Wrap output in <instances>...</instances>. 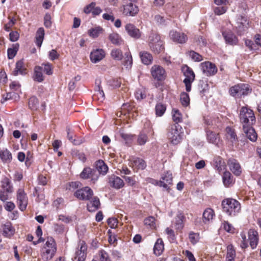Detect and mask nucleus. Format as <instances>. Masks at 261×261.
<instances>
[{"label":"nucleus","instance_id":"6ab92c4d","mask_svg":"<svg viewBox=\"0 0 261 261\" xmlns=\"http://www.w3.org/2000/svg\"><path fill=\"white\" fill-rule=\"evenodd\" d=\"M248 240L250 245L252 249H255L258 242V234L256 230L250 229L248 231Z\"/></svg>","mask_w":261,"mask_h":261},{"label":"nucleus","instance_id":"09e8293b","mask_svg":"<svg viewBox=\"0 0 261 261\" xmlns=\"http://www.w3.org/2000/svg\"><path fill=\"white\" fill-rule=\"evenodd\" d=\"M148 141V137L146 134L144 133H141L137 137V144L139 145H144Z\"/></svg>","mask_w":261,"mask_h":261},{"label":"nucleus","instance_id":"c85d7f7f","mask_svg":"<svg viewBox=\"0 0 261 261\" xmlns=\"http://www.w3.org/2000/svg\"><path fill=\"white\" fill-rule=\"evenodd\" d=\"M100 201L98 197H94L87 204V208L89 212L96 211L100 206Z\"/></svg>","mask_w":261,"mask_h":261},{"label":"nucleus","instance_id":"e433bc0d","mask_svg":"<svg viewBox=\"0 0 261 261\" xmlns=\"http://www.w3.org/2000/svg\"><path fill=\"white\" fill-rule=\"evenodd\" d=\"M3 234L6 237H11L14 232V229L13 228L11 223H6L3 227Z\"/></svg>","mask_w":261,"mask_h":261},{"label":"nucleus","instance_id":"f03ea898","mask_svg":"<svg viewBox=\"0 0 261 261\" xmlns=\"http://www.w3.org/2000/svg\"><path fill=\"white\" fill-rule=\"evenodd\" d=\"M223 211L229 216H236L241 211L240 202L232 198L224 199L222 202Z\"/></svg>","mask_w":261,"mask_h":261},{"label":"nucleus","instance_id":"5fc2aeb1","mask_svg":"<svg viewBox=\"0 0 261 261\" xmlns=\"http://www.w3.org/2000/svg\"><path fill=\"white\" fill-rule=\"evenodd\" d=\"M99 261H111L108 253L103 250H100L97 254Z\"/></svg>","mask_w":261,"mask_h":261},{"label":"nucleus","instance_id":"4c0bfd02","mask_svg":"<svg viewBox=\"0 0 261 261\" xmlns=\"http://www.w3.org/2000/svg\"><path fill=\"white\" fill-rule=\"evenodd\" d=\"M214 164L215 168L219 172L225 169V165L223 159L220 156H217L214 158Z\"/></svg>","mask_w":261,"mask_h":261},{"label":"nucleus","instance_id":"39448f33","mask_svg":"<svg viewBox=\"0 0 261 261\" xmlns=\"http://www.w3.org/2000/svg\"><path fill=\"white\" fill-rule=\"evenodd\" d=\"M148 45L154 54H160L164 49L163 41L161 40L160 36L156 34H152L150 35Z\"/></svg>","mask_w":261,"mask_h":261},{"label":"nucleus","instance_id":"a211bd4d","mask_svg":"<svg viewBox=\"0 0 261 261\" xmlns=\"http://www.w3.org/2000/svg\"><path fill=\"white\" fill-rule=\"evenodd\" d=\"M105 51L102 49H96L92 51L90 54V60L93 63H96L105 57Z\"/></svg>","mask_w":261,"mask_h":261},{"label":"nucleus","instance_id":"37998d69","mask_svg":"<svg viewBox=\"0 0 261 261\" xmlns=\"http://www.w3.org/2000/svg\"><path fill=\"white\" fill-rule=\"evenodd\" d=\"M172 119L175 124H178L182 120V115L179 111L176 109H173L172 110Z\"/></svg>","mask_w":261,"mask_h":261},{"label":"nucleus","instance_id":"dca6fc26","mask_svg":"<svg viewBox=\"0 0 261 261\" xmlns=\"http://www.w3.org/2000/svg\"><path fill=\"white\" fill-rule=\"evenodd\" d=\"M184 75L186 76L184 82L186 86V90L188 92L191 91V83L194 81L195 79V74L193 71L189 67H187L184 71Z\"/></svg>","mask_w":261,"mask_h":261},{"label":"nucleus","instance_id":"79ce46f5","mask_svg":"<svg viewBox=\"0 0 261 261\" xmlns=\"http://www.w3.org/2000/svg\"><path fill=\"white\" fill-rule=\"evenodd\" d=\"M223 182L225 186L228 187L232 183L233 179L231 173L229 172L225 171L224 172L223 177Z\"/></svg>","mask_w":261,"mask_h":261},{"label":"nucleus","instance_id":"423d86ee","mask_svg":"<svg viewBox=\"0 0 261 261\" xmlns=\"http://www.w3.org/2000/svg\"><path fill=\"white\" fill-rule=\"evenodd\" d=\"M240 118L243 125H252L255 122V118L252 110L247 107H243L240 110Z\"/></svg>","mask_w":261,"mask_h":261},{"label":"nucleus","instance_id":"412c9836","mask_svg":"<svg viewBox=\"0 0 261 261\" xmlns=\"http://www.w3.org/2000/svg\"><path fill=\"white\" fill-rule=\"evenodd\" d=\"M251 125H243V130L246 137L252 142H255L257 139V134L253 128L250 126Z\"/></svg>","mask_w":261,"mask_h":261},{"label":"nucleus","instance_id":"bf43d9fd","mask_svg":"<svg viewBox=\"0 0 261 261\" xmlns=\"http://www.w3.org/2000/svg\"><path fill=\"white\" fill-rule=\"evenodd\" d=\"M133 63L132 57L129 53L125 54L124 65L126 68L130 67Z\"/></svg>","mask_w":261,"mask_h":261},{"label":"nucleus","instance_id":"2eb2a0df","mask_svg":"<svg viewBox=\"0 0 261 261\" xmlns=\"http://www.w3.org/2000/svg\"><path fill=\"white\" fill-rule=\"evenodd\" d=\"M17 203L21 211L25 210L28 204V197L22 189H19L17 191Z\"/></svg>","mask_w":261,"mask_h":261},{"label":"nucleus","instance_id":"6e6d98bb","mask_svg":"<svg viewBox=\"0 0 261 261\" xmlns=\"http://www.w3.org/2000/svg\"><path fill=\"white\" fill-rule=\"evenodd\" d=\"M144 225L149 226L151 229L155 228V219L153 217H148L144 219Z\"/></svg>","mask_w":261,"mask_h":261},{"label":"nucleus","instance_id":"2f4dec72","mask_svg":"<svg viewBox=\"0 0 261 261\" xmlns=\"http://www.w3.org/2000/svg\"><path fill=\"white\" fill-rule=\"evenodd\" d=\"M45 33L43 28H39L36 34V44L38 47H40L44 39Z\"/></svg>","mask_w":261,"mask_h":261},{"label":"nucleus","instance_id":"20e7f679","mask_svg":"<svg viewBox=\"0 0 261 261\" xmlns=\"http://www.w3.org/2000/svg\"><path fill=\"white\" fill-rule=\"evenodd\" d=\"M183 133L182 128L179 125L172 124L169 127L168 138L173 144L176 145L181 141Z\"/></svg>","mask_w":261,"mask_h":261},{"label":"nucleus","instance_id":"864d4df0","mask_svg":"<svg viewBox=\"0 0 261 261\" xmlns=\"http://www.w3.org/2000/svg\"><path fill=\"white\" fill-rule=\"evenodd\" d=\"M180 100L181 105L183 106H188L190 103V98L189 95L186 92L181 93L180 95Z\"/></svg>","mask_w":261,"mask_h":261},{"label":"nucleus","instance_id":"393cba45","mask_svg":"<svg viewBox=\"0 0 261 261\" xmlns=\"http://www.w3.org/2000/svg\"><path fill=\"white\" fill-rule=\"evenodd\" d=\"M186 218L184 215L179 212L175 218V227L177 230L181 231L184 226V220Z\"/></svg>","mask_w":261,"mask_h":261},{"label":"nucleus","instance_id":"4be33fe9","mask_svg":"<svg viewBox=\"0 0 261 261\" xmlns=\"http://www.w3.org/2000/svg\"><path fill=\"white\" fill-rule=\"evenodd\" d=\"M109 182L110 186L116 189H119L124 186V182L119 177L112 175L109 178Z\"/></svg>","mask_w":261,"mask_h":261},{"label":"nucleus","instance_id":"ddd939ff","mask_svg":"<svg viewBox=\"0 0 261 261\" xmlns=\"http://www.w3.org/2000/svg\"><path fill=\"white\" fill-rule=\"evenodd\" d=\"M172 179L173 177L172 173L167 171L162 175L161 177V180H154V182L152 183L160 187H163L164 188L168 190V185L172 184Z\"/></svg>","mask_w":261,"mask_h":261},{"label":"nucleus","instance_id":"a878e982","mask_svg":"<svg viewBox=\"0 0 261 261\" xmlns=\"http://www.w3.org/2000/svg\"><path fill=\"white\" fill-rule=\"evenodd\" d=\"M1 187L7 193H12L13 191V186L11 184L10 179L7 177H4L1 181Z\"/></svg>","mask_w":261,"mask_h":261},{"label":"nucleus","instance_id":"a18cd8bd","mask_svg":"<svg viewBox=\"0 0 261 261\" xmlns=\"http://www.w3.org/2000/svg\"><path fill=\"white\" fill-rule=\"evenodd\" d=\"M68 139L74 145H79L80 141L76 140L74 138L76 137L74 133L70 129L69 127L66 128Z\"/></svg>","mask_w":261,"mask_h":261},{"label":"nucleus","instance_id":"c03bdc74","mask_svg":"<svg viewBox=\"0 0 261 261\" xmlns=\"http://www.w3.org/2000/svg\"><path fill=\"white\" fill-rule=\"evenodd\" d=\"M111 56L115 60L120 61L123 58L122 51L118 48L113 49L111 52Z\"/></svg>","mask_w":261,"mask_h":261},{"label":"nucleus","instance_id":"72a5a7b5","mask_svg":"<svg viewBox=\"0 0 261 261\" xmlns=\"http://www.w3.org/2000/svg\"><path fill=\"white\" fill-rule=\"evenodd\" d=\"M140 57L141 59L142 62L145 65L150 64L153 60L152 55L146 51L140 52Z\"/></svg>","mask_w":261,"mask_h":261},{"label":"nucleus","instance_id":"0e129e2a","mask_svg":"<svg viewBox=\"0 0 261 261\" xmlns=\"http://www.w3.org/2000/svg\"><path fill=\"white\" fill-rule=\"evenodd\" d=\"M42 66H44V71L47 75H51L53 74V66L49 63H43Z\"/></svg>","mask_w":261,"mask_h":261},{"label":"nucleus","instance_id":"f704fd0d","mask_svg":"<svg viewBox=\"0 0 261 261\" xmlns=\"http://www.w3.org/2000/svg\"><path fill=\"white\" fill-rule=\"evenodd\" d=\"M132 164L133 166L137 169H144L146 167L145 162L142 159L135 158L132 160Z\"/></svg>","mask_w":261,"mask_h":261},{"label":"nucleus","instance_id":"0eeeda50","mask_svg":"<svg viewBox=\"0 0 261 261\" xmlns=\"http://www.w3.org/2000/svg\"><path fill=\"white\" fill-rule=\"evenodd\" d=\"M152 77L156 81H162L165 80L167 74L163 67L158 65H154L150 69Z\"/></svg>","mask_w":261,"mask_h":261},{"label":"nucleus","instance_id":"774afa93","mask_svg":"<svg viewBox=\"0 0 261 261\" xmlns=\"http://www.w3.org/2000/svg\"><path fill=\"white\" fill-rule=\"evenodd\" d=\"M48 56H49V59L52 61L57 59L59 57V54L57 53V51L55 49L51 50L49 52Z\"/></svg>","mask_w":261,"mask_h":261},{"label":"nucleus","instance_id":"680f3d73","mask_svg":"<svg viewBox=\"0 0 261 261\" xmlns=\"http://www.w3.org/2000/svg\"><path fill=\"white\" fill-rule=\"evenodd\" d=\"M218 135L213 132H207V138L208 141L212 143L216 142Z\"/></svg>","mask_w":261,"mask_h":261},{"label":"nucleus","instance_id":"bb28decb","mask_svg":"<svg viewBox=\"0 0 261 261\" xmlns=\"http://www.w3.org/2000/svg\"><path fill=\"white\" fill-rule=\"evenodd\" d=\"M95 168L100 174L105 175L108 171V167L102 160H98L95 163Z\"/></svg>","mask_w":261,"mask_h":261},{"label":"nucleus","instance_id":"ea45409f","mask_svg":"<svg viewBox=\"0 0 261 261\" xmlns=\"http://www.w3.org/2000/svg\"><path fill=\"white\" fill-rule=\"evenodd\" d=\"M236 256V251L232 245H229L227 247L226 260L227 261H233Z\"/></svg>","mask_w":261,"mask_h":261},{"label":"nucleus","instance_id":"5701e85b","mask_svg":"<svg viewBox=\"0 0 261 261\" xmlns=\"http://www.w3.org/2000/svg\"><path fill=\"white\" fill-rule=\"evenodd\" d=\"M222 35L226 43L232 45L237 44L238 39L231 31L223 32Z\"/></svg>","mask_w":261,"mask_h":261},{"label":"nucleus","instance_id":"3c124183","mask_svg":"<svg viewBox=\"0 0 261 261\" xmlns=\"http://www.w3.org/2000/svg\"><path fill=\"white\" fill-rule=\"evenodd\" d=\"M155 114L158 116H162L165 113L166 107L165 105L159 103L155 106Z\"/></svg>","mask_w":261,"mask_h":261},{"label":"nucleus","instance_id":"052dcab7","mask_svg":"<svg viewBox=\"0 0 261 261\" xmlns=\"http://www.w3.org/2000/svg\"><path fill=\"white\" fill-rule=\"evenodd\" d=\"M38 105V100L36 97L33 96L30 98L29 101V106L31 109H36Z\"/></svg>","mask_w":261,"mask_h":261},{"label":"nucleus","instance_id":"7c9ffc66","mask_svg":"<svg viewBox=\"0 0 261 261\" xmlns=\"http://www.w3.org/2000/svg\"><path fill=\"white\" fill-rule=\"evenodd\" d=\"M214 211L211 208H207L203 213V221L206 223L213 220L215 217Z\"/></svg>","mask_w":261,"mask_h":261},{"label":"nucleus","instance_id":"7ed1b4c3","mask_svg":"<svg viewBox=\"0 0 261 261\" xmlns=\"http://www.w3.org/2000/svg\"><path fill=\"white\" fill-rule=\"evenodd\" d=\"M252 89L250 86L246 84H238L231 87L229 89L230 95L236 98H241L251 93Z\"/></svg>","mask_w":261,"mask_h":261},{"label":"nucleus","instance_id":"de8ad7c7","mask_svg":"<svg viewBox=\"0 0 261 261\" xmlns=\"http://www.w3.org/2000/svg\"><path fill=\"white\" fill-rule=\"evenodd\" d=\"M93 99H96L98 98L100 101H102L105 99V94L104 92L101 89V87L99 85H98L97 87L96 93L94 94L93 96Z\"/></svg>","mask_w":261,"mask_h":261},{"label":"nucleus","instance_id":"4d7b16f0","mask_svg":"<svg viewBox=\"0 0 261 261\" xmlns=\"http://www.w3.org/2000/svg\"><path fill=\"white\" fill-rule=\"evenodd\" d=\"M136 98L138 100H142L146 97L145 90L143 88L138 89L135 93Z\"/></svg>","mask_w":261,"mask_h":261},{"label":"nucleus","instance_id":"f257e3e1","mask_svg":"<svg viewBox=\"0 0 261 261\" xmlns=\"http://www.w3.org/2000/svg\"><path fill=\"white\" fill-rule=\"evenodd\" d=\"M57 252V245L55 240L48 237L41 248L40 256L43 261H49L55 256Z\"/></svg>","mask_w":261,"mask_h":261},{"label":"nucleus","instance_id":"f8f14e48","mask_svg":"<svg viewBox=\"0 0 261 261\" xmlns=\"http://www.w3.org/2000/svg\"><path fill=\"white\" fill-rule=\"evenodd\" d=\"M200 67L203 73L208 76L215 75L218 71L216 66L208 61L201 63L200 64Z\"/></svg>","mask_w":261,"mask_h":261},{"label":"nucleus","instance_id":"603ef678","mask_svg":"<svg viewBox=\"0 0 261 261\" xmlns=\"http://www.w3.org/2000/svg\"><path fill=\"white\" fill-rule=\"evenodd\" d=\"M189 239L191 244L195 245L198 242L199 240V234L193 231H190L189 234Z\"/></svg>","mask_w":261,"mask_h":261},{"label":"nucleus","instance_id":"c9c22d12","mask_svg":"<svg viewBox=\"0 0 261 261\" xmlns=\"http://www.w3.org/2000/svg\"><path fill=\"white\" fill-rule=\"evenodd\" d=\"M43 67L36 66L34 69V80L36 81L41 82L44 80L42 74Z\"/></svg>","mask_w":261,"mask_h":261},{"label":"nucleus","instance_id":"69168bd1","mask_svg":"<svg viewBox=\"0 0 261 261\" xmlns=\"http://www.w3.org/2000/svg\"><path fill=\"white\" fill-rule=\"evenodd\" d=\"M51 17L49 14L46 13L44 17V25L46 28H49L51 27L52 22L51 21Z\"/></svg>","mask_w":261,"mask_h":261},{"label":"nucleus","instance_id":"e2e57ef3","mask_svg":"<svg viewBox=\"0 0 261 261\" xmlns=\"http://www.w3.org/2000/svg\"><path fill=\"white\" fill-rule=\"evenodd\" d=\"M189 56L194 61L200 62L202 60V57L194 51H190Z\"/></svg>","mask_w":261,"mask_h":261},{"label":"nucleus","instance_id":"c756f323","mask_svg":"<svg viewBox=\"0 0 261 261\" xmlns=\"http://www.w3.org/2000/svg\"><path fill=\"white\" fill-rule=\"evenodd\" d=\"M26 73V69L24 67L23 62L21 60L18 61L16 63V66L14 70L13 71V74L16 76L19 74H24Z\"/></svg>","mask_w":261,"mask_h":261},{"label":"nucleus","instance_id":"1a4fd4ad","mask_svg":"<svg viewBox=\"0 0 261 261\" xmlns=\"http://www.w3.org/2000/svg\"><path fill=\"white\" fill-rule=\"evenodd\" d=\"M80 176L83 179H90L92 183L95 184L99 178L96 170L90 167H85L80 173Z\"/></svg>","mask_w":261,"mask_h":261},{"label":"nucleus","instance_id":"4468645a","mask_svg":"<svg viewBox=\"0 0 261 261\" xmlns=\"http://www.w3.org/2000/svg\"><path fill=\"white\" fill-rule=\"evenodd\" d=\"M169 37L173 42L179 43H185L188 40V37L184 33L172 30L169 32Z\"/></svg>","mask_w":261,"mask_h":261},{"label":"nucleus","instance_id":"9b49d317","mask_svg":"<svg viewBox=\"0 0 261 261\" xmlns=\"http://www.w3.org/2000/svg\"><path fill=\"white\" fill-rule=\"evenodd\" d=\"M87 248V245L84 241L80 242L76 248L73 261H85Z\"/></svg>","mask_w":261,"mask_h":261},{"label":"nucleus","instance_id":"cd10ccee","mask_svg":"<svg viewBox=\"0 0 261 261\" xmlns=\"http://www.w3.org/2000/svg\"><path fill=\"white\" fill-rule=\"evenodd\" d=\"M164 249V244L163 240L161 238L158 239L155 243L153 251L154 253L157 255H160Z\"/></svg>","mask_w":261,"mask_h":261},{"label":"nucleus","instance_id":"8fccbe9b","mask_svg":"<svg viewBox=\"0 0 261 261\" xmlns=\"http://www.w3.org/2000/svg\"><path fill=\"white\" fill-rule=\"evenodd\" d=\"M221 228L224 229L227 232L231 233H233L234 232V228L232 225V224L229 223L228 221H224L222 223Z\"/></svg>","mask_w":261,"mask_h":261},{"label":"nucleus","instance_id":"473e14b6","mask_svg":"<svg viewBox=\"0 0 261 261\" xmlns=\"http://www.w3.org/2000/svg\"><path fill=\"white\" fill-rule=\"evenodd\" d=\"M108 38L111 43L116 45H120L123 42L122 39L117 33L113 32L110 34Z\"/></svg>","mask_w":261,"mask_h":261},{"label":"nucleus","instance_id":"aec40b11","mask_svg":"<svg viewBox=\"0 0 261 261\" xmlns=\"http://www.w3.org/2000/svg\"><path fill=\"white\" fill-rule=\"evenodd\" d=\"M125 30L128 34L135 39H138L141 36L140 30L137 28L134 24L128 23L125 26Z\"/></svg>","mask_w":261,"mask_h":261},{"label":"nucleus","instance_id":"58836bf2","mask_svg":"<svg viewBox=\"0 0 261 261\" xmlns=\"http://www.w3.org/2000/svg\"><path fill=\"white\" fill-rule=\"evenodd\" d=\"M0 158L4 162H9L12 159L11 153L7 149L0 151Z\"/></svg>","mask_w":261,"mask_h":261},{"label":"nucleus","instance_id":"a19ab883","mask_svg":"<svg viewBox=\"0 0 261 261\" xmlns=\"http://www.w3.org/2000/svg\"><path fill=\"white\" fill-rule=\"evenodd\" d=\"M19 45L18 43L14 44L12 47L8 49V57L9 59H12L16 55L18 50Z\"/></svg>","mask_w":261,"mask_h":261},{"label":"nucleus","instance_id":"49530a36","mask_svg":"<svg viewBox=\"0 0 261 261\" xmlns=\"http://www.w3.org/2000/svg\"><path fill=\"white\" fill-rule=\"evenodd\" d=\"M102 32V28L100 27H97L95 28L90 29L88 31V34L90 37L95 38L97 37Z\"/></svg>","mask_w":261,"mask_h":261},{"label":"nucleus","instance_id":"13d9d810","mask_svg":"<svg viewBox=\"0 0 261 261\" xmlns=\"http://www.w3.org/2000/svg\"><path fill=\"white\" fill-rule=\"evenodd\" d=\"M226 132L227 133V137L231 140L232 142L235 141L237 136L234 132V130L230 127L226 128Z\"/></svg>","mask_w":261,"mask_h":261},{"label":"nucleus","instance_id":"338daca9","mask_svg":"<svg viewBox=\"0 0 261 261\" xmlns=\"http://www.w3.org/2000/svg\"><path fill=\"white\" fill-rule=\"evenodd\" d=\"M107 223L111 228H114L117 227L118 221L116 218H111L108 219Z\"/></svg>","mask_w":261,"mask_h":261},{"label":"nucleus","instance_id":"9d476101","mask_svg":"<svg viewBox=\"0 0 261 261\" xmlns=\"http://www.w3.org/2000/svg\"><path fill=\"white\" fill-rule=\"evenodd\" d=\"M93 195L92 190L89 187H85L76 190L74 195L78 199L83 200H89Z\"/></svg>","mask_w":261,"mask_h":261},{"label":"nucleus","instance_id":"b1692460","mask_svg":"<svg viewBox=\"0 0 261 261\" xmlns=\"http://www.w3.org/2000/svg\"><path fill=\"white\" fill-rule=\"evenodd\" d=\"M121 111L123 112L124 115L126 114L125 111H126L129 115V116H130V115L132 117H136L138 115L136 108L133 104L124 103L122 106Z\"/></svg>","mask_w":261,"mask_h":261},{"label":"nucleus","instance_id":"6e6552de","mask_svg":"<svg viewBox=\"0 0 261 261\" xmlns=\"http://www.w3.org/2000/svg\"><path fill=\"white\" fill-rule=\"evenodd\" d=\"M125 1V0H123ZM139 11L138 7L133 4L131 1L128 2H123L122 12L125 16H134L138 14Z\"/></svg>","mask_w":261,"mask_h":261},{"label":"nucleus","instance_id":"f3484780","mask_svg":"<svg viewBox=\"0 0 261 261\" xmlns=\"http://www.w3.org/2000/svg\"><path fill=\"white\" fill-rule=\"evenodd\" d=\"M227 164L230 170L236 176H239L242 173V168L239 162L234 159H230Z\"/></svg>","mask_w":261,"mask_h":261}]
</instances>
